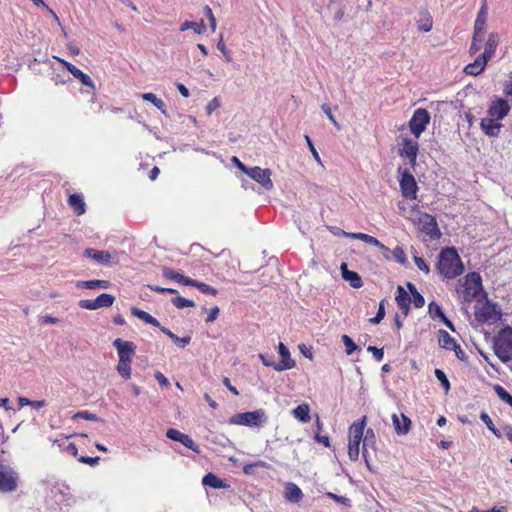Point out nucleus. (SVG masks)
Returning a JSON list of instances; mask_svg holds the SVG:
<instances>
[{
    "instance_id": "obj_1",
    "label": "nucleus",
    "mask_w": 512,
    "mask_h": 512,
    "mask_svg": "<svg viewBox=\"0 0 512 512\" xmlns=\"http://www.w3.org/2000/svg\"><path fill=\"white\" fill-rule=\"evenodd\" d=\"M455 290L458 297L465 303L487 297L483 290L482 278L477 272H470L463 279H459Z\"/></svg>"
},
{
    "instance_id": "obj_2",
    "label": "nucleus",
    "mask_w": 512,
    "mask_h": 512,
    "mask_svg": "<svg viewBox=\"0 0 512 512\" xmlns=\"http://www.w3.org/2000/svg\"><path fill=\"white\" fill-rule=\"evenodd\" d=\"M436 269L447 279H453L463 273V263L454 247L442 249L438 257Z\"/></svg>"
},
{
    "instance_id": "obj_3",
    "label": "nucleus",
    "mask_w": 512,
    "mask_h": 512,
    "mask_svg": "<svg viewBox=\"0 0 512 512\" xmlns=\"http://www.w3.org/2000/svg\"><path fill=\"white\" fill-rule=\"evenodd\" d=\"M367 417L363 416L349 428L348 456L351 461H357L360 453V443L363 438Z\"/></svg>"
},
{
    "instance_id": "obj_4",
    "label": "nucleus",
    "mask_w": 512,
    "mask_h": 512,
    "mask_svg": "<svg viewBox=\"0 0 512 512\" xmlns=\"http://www.w3.org/2000/svg\"><path fill=\"white\" fill-rule=\"evenodd\" d=\"M494 352L497 357L506 363L512 359V328H503L494 340Z\"/></svg>"
},
{
    "instance_id": "obj_5",
    "label": "nucleus",
    "mask_w": 512,
    "mask_h": 512,
    "mask_svg": "<svg viewBox=\"0 0 512 512\" xmlns=\"http://www.w3.org/2000/svg\"><path fill=\"white\" fill-rule=\"evenodd\" d=\"M474 315L478 322L487 324H494L501 318V312L497 309V305L487 298L483 303L481 299H478Z\"/></svg>"
},
{
    "instance_id": "obj_6",
    "label": "nucleus",
    "mask_w": 512,
    "mask_h": 512,
    "mask_svg": "<svg viewBox=\"0 0 512 512\" xmlns=\"http://www.w3.org/2000/svg\"><path fill=\"white\" fill-rule=\"evenodd\" d=\"M267 420L268 417L265 410L258 409L251 412L238 413L230 418L229 423L256 428L266 424Z\"/></svg>"
},
{
    "instance_id": "obj_7",
    "label": "nucleus",
    "mask_w": 512,
    "mask_h": 512,
    "mask_svg": "<svg viewBox=\"0 0 512 512\" xmlns=\"http://www.w3.org/2000/svg\"><path fill=\"white\" fill-rule=\"evenodd\" d=\"M18 473L11 467L0 464V492L10 493L17 489Z\"/></svg>"
},
{
    "instance_id": "obj_8",
    "label": "nucleus",
    "mask_w": 512,
    "mask_h": 512,
    "mask_svg": "<svg viewBox=\"0 0 512 512\" xmlns=\"http://www.w3.org/2000/svg\"><path fill=\"white\" fill-rule=\"evenodd\" d=\"M430 122V114L426 109L419 108L414 111L412 118L409 121V128L411 133L419 138L420 135L426 130Z\"/></svg>"
},
{
    "instance_id": "obj_9",
    "label": "nucleus",
    "mask_w": 512,
    "mask_h": 512,
    "mask_svg": "<svg viewBox=\"0 0 512 512\" xmlns=\"http://www.w3.org/2000/svg\"><path fill=\"white\" fill-rule=\"evenodd\" d=\"M246 175L260 184L267 191L273 188L270 169H263L259 166H254L246 171Z\"/></svg>"
},
{
    "instance_id": "obj_10",
    "label": "nucleus",
    "mask_w": 512,
    "mask_h": 512,
    "mask_svg": "<svg viewBox=\"0 0 512 512\" xmlns=\"http://www.w3.org/2000/svg\"><path fill=\"white\" fill-rule=\"evenodd\" d=\"M115 297L111 294L102 293L96 299H83L79 301V307L87 310H97L103 307H111Z\"/></svg>"
},
{
    "instance_id": "obj_11",
    "label": "nucleus",
    "mask_w": 512,
    "mask_h": 512,
    "mask_svg": "<svg viewBox=\"0 0 512 512\" xmlns=\"http://www.w3.org/2000/svg\"><path fill=\"white\" fill-rule=\"evenodd\" d=\"M510 112V105L507 100L502 98H497L492 101L488 110L487 116L493 118V120L501 121L503 120L508 113Z\"/></svg>"
},
{
    "instance_id": "obj_12",
    "label": "nucleus",
    "mask_w": 512,
    "mask_h": 512,
    "mask_svg": "<svg viewBox=\"0 0 512 512\" xmlns=\"http://www.w3.org/2000/svg\"><path fill=\"white\" fill-rule=\"evenodd\" d=\"M400 188L402 195L407 199H415L417 193V183L413 175L407 171L402 173L400 178Z\"/></svg>"
},
{
    "instance_id": "obj_13",
    "label": "nucleus",
    "mask_w": 512,
    "mask_h": 512,
    "mask_svg": "<svg viewBox=\"0 0 512 512\" xmlns=\"http://www.w3.org/2000/svg\"><path fill=\"white\" fill-rule=\"evenodd\" d=\"M113 346L117 350L119 360L132 361L136 352V345L133 342L117 338L113 341Z\"/></svg>"
},
{
    "instance_id": "obj_14",
    "label": "nucleus",
    "mask_w": 512,
    "mask_h": 512,
    "mask_svg": "<svg viewBox=\"0 0 512 512\" xmlns=\"http://www.w3.org/2000/svg\"><path fill=\"white\" fill-rule=\"evenodd\" d=\"M419 228L422 232L429 235L432 239L439 238L441 233L439 231L436 219L429 215L424 214L419 218Z\"/></svg>"
},
{
    "instance_id": "obj_15",
    "label": "nucleus",
    "mask_w": 512,
    "mask_h": 512,
    "mask_svg": "<svg viewBox=\"0 0 512 512\" xmlns=\"http://www.w3.org/2000/svg\"><path fill=\"white\" fill-rule=\"evenodd\" d=\"M167 438L182 443L185 447L191 449L194 452H199L198 446L195 444L193 439L179 430L170 428L166 432Z\"/></svg>"
},
{
    "instance_id": "obj_16",
    "label": "nucleus",
    "mask_w": 512,
    "mask_h": 512,
    "mask_svg": "<svg viewBox=\"0 0 512 512\" xmlns=\"http://www.w3.org/2000/svg\"><path fill=\"white\" fill-rule=\"evenodd\" d=\"M480 127L483 133L489 137H498L503 125L497 120L487 116L481 119Z\"/></svg>"
},
{
    "instance_id": "obj_17",
    "label": "nucleus",
    "mask_w": 512,
    "mask_h": 512,
    "mask_svg": "<svg viewBox=\"0 0 512 512\" xmlns=\"http://www.w3.org/2000/svg\"><path fill=\"white\" fill-rule=\"evenodd\" d=\"M278 350L282 360L275 365V370L281 372L294 368L295 361L291 358L288 348L282 342L279 343Z\"/></svg>"
},
{
    "instance_id": "obj_18",
    "label": "nucleus",
    "mask_w": 512,
    "mask_h": 512,
    "mask_svg": "<svg viewBox=\"0 0 512 512\" xmlns=\"http://www.w3.org/2000/svg\"><path fill=\"white\" fill-rule=\"evenodd\" d=\"M58 61H60L64 67L76 78L78 79L83 85L87 87H91L92 89H95L94 83L90 76L83 73L79 68H77L75 65L71 64L70 62H67L63 59L57 58Z\"/></svg>"
},
{
    "instance_id": "obj_19",
    "label": "nucleus",
    "mask_w": 512,
    "mask_h": 512,
    "mask_svg": "<svg viewBox=\"0 0 512 512\" xmlns=\"http://www.w3.org/2000/svg\"><path fill=\"white\" fill-rule=\"evenodd\" d=\"M418 150L419 148L417 141L406 138L403 140L402 148L400 149V155L407 158L413 165L416 162Z\"/></svg>"
},
{
    "instance_id": "obj_20",
    "label": "nucleus",
    "mask_w": 512,
    "mask_h": 512,
    "mask_svg": "<svg viewBox=\"0 0 512 512\" xmlns=\"http://www.w3.org/2000/svg\"><path fill=\"white\" fill-rule=\"evenodd\" d=\"M486 22H487V5H486V0H483L481 9L478 12V15H477V18H476L475 24H474V40H476L478 36H481L484 34Z\"/></svg>"
},
{
    "instance_id": "obj_21",
    "label": "nucleus",
    "mask_w": 512,
    "mask_h": 512,
    "mask_svg": "<svg viewBox=\"0 0 512 512\" xmlns=\"http://www.w3.org/2000/svg\"><path fill=\"white\" fill-rule=\"evenodd\" d=\"M392 423L398 435H406L411 428V420L405 414H393Z\"/></svg>"
},
{
    "instance_id": "obj_22",
    "label": "nucleus",
    "mask_w": 512,
    "mask_h": 512,
    "mask_svg": "<svg viewBox=\"0 0 512 512\" xmlns=\"http://www.w3.org/2000/svg\"><path fill=\"white\" fill-rule=\"evenodd\" d=\"M324 4H327V8L330 12H333V19L334 20H341L344 15L343 8L336 0H319L315 3V5L318 7V10L321 12Z\"/></svg>"
},
{
    "instance_id": "obj_23",
    "label": "nucleus",
    "mask_w": 512,
    "mask_h": 512,
    "mask_svg": "<svg viewBox=\"0 0 512 512\" xmlns=\"http://www.w3.org/2000/svg\"><path fill=\"white\" fill-rule=\"evenodd\" d=\"M416 25L419 31L427 33L431 31L433 26V19L427 10H421L418 14Z\"/></svg>"
},
{
    "instance_id": "obj_24",
    "label": "nucleus",
    "mask_w": 512,
    "mask_h": 512,
    "mask_svg": "<svg viewBox=\"0 0 512 512\" xmlns=\"http://www.w3.org/2000/svg\"><path fill=\"white\" fill-rule=\"evenodd\" d=\"M499 43V36L497 33H490L488 40L485 44L484 52L482 55H480L482 58H484L486 61L492 58V56L495 53V50Z\"/></svg>"
},
{
    "instance_id": "obj_25",
    "label": "nucleus",
    "mask_w": 512,
    "mask_h": 512,
    "mask_svg": "<svg viewBox=\"0 0 512 512\" xmlns=\"http://www.w3.org/2000/svg\"><path fill=\"white\" fill-rule=\"evenodd\" d=\"M341 272L343 279L348 281L353 288L362 287L363 283L359 274L357 272L348 270L345 263L341 265Z\"/></svg>"
},
{
    "instance_id": "obj_26",
    "label": "nucleus",
    "mask_w": 512,
    "mask_h": 512,
    "mask_svg": "<svg viewBox=\"0 0 512 512\" xmlns=\"http://www.w3.org/2000/svg\"><path fill=\"white\" fill-rule=\"evenodd\" d=\"M84 255L103 265H107L111 260V255L109 252L95 250L92 248H87L84 251Z\"/></svg>"
},
{
    "instance_id": "obj_27",
    "label": "nucleus",
    "mask_w": 512,
    "mask_h": 512,
    "mask_svg": "<svg viewBox=\"0 0 512 512\" xmlns=\"http://www.w3.org/2000/svg\"><path fill=\"white\" fill-rule=\"evenodd\" d=\"M285 498L292 503H298L303 498L301 489L294 483H287L285 487Z\"/></svg>"
},
{
    "instance_id": "obj_28",
    "label": "nucleus",
    "mask_w": 512,
    "mask_h": 512,
    "mask_svg": "<svg viewBox=\"0 0 512 512\" xmlns=\"http://www.w3.org/2000/svg\"><path fill=\"white\" fill-rule=\"evenodd\" d=\"M68 204L78 216L83 215L86 212V204L80 194L75 193L70 195L68 198Z\"/></svg>"
},
{
    "instance_id": "obj_29",
    "label": "nucleus",
    "mask_w": 512,
    "mask_h": 512,
    "mask_svg": "<svg viewBox=\"0 0 512 512\" xmlns=\"http://www.w3.org/2000/svg\"><path fill=\"white\" fill-rule=\"evenodd\" d=\"M363 447H362V456L366 462L367 467L371 470L370 463L367 457V446L374 447L376 443V437L373 429H367L365 436L362 438Z\"/></svg>"
},
{
    "instance_id": "obj_30",
    "label": "nucleus",
    "mask_w": 512,
    "mask_h": 512,
    "mask_svg": "<svg viewBox=\"0 0 512 512\" xmlns=\"http://www.w3.org/2000/svg\"><path fill=\"white\" fill-rule=\"evenodd\" d=\"M488 61L478 56L473 63L465 66L464 72L468 75H479L486 67Z\"/></svg>"
},
{
    "instance_id": "obj_31",
    "label": "nucleus",
    "mask_w": 512,
    "mask_h": 512,
    "mask_svg": "<svg viewBox=\"0 0 512 512\" xmlns=\"http://www.w3.org/2000/svg\"><path fill=\"white\" fill-rule=\"evenodd\" d=\"M111 283L108 280H87V281H78L76 286L78 288L85 289H107L109 288Z\"/></svg>"
},
{
    "instance_id": "obj_32",
    "label": "nucleus",
    "mask_w": 512,
    "mask_h": 512,
    "mask_svg": "<svg viewBox=\"0 0 512 512\" xmlns=\"http://www.w3.org/2000/svg\"><path fill=\"white\" fill-rule=\"evenodd\" d=\"M395 300L398 306L407 313L409 310L411 297L402 286H398Z\"/></svg>"
},
{
    "instance_id": "obj_33",
    "label": "nucleus",
    "mask_w": 512,
    "mask_h": 512,
    "mask_svg": "<svg viewBox=\"0 0 512 512\" xmlns=\"http://www.w3.org/2000/svg\"><path fill=\"white\" fill-rule=\"evenodd\" d=\"M293 416L302 423H308L311 419L310 408L307 404L298 405L293 411Z\"/></svg>"
},
{
    "instance_id": "obj_34",
    "label": "nucleus",
    "mask_w": 512,
    "mask_h": 512,
    "mask_svg": "<svg viewBox=\"0 0 512 512\" xmlns=\"http://www.w3.org/2000/svg\"><path fill=\"white\" fill-rule=\"evenodd\" d=\"M131 313L133 316L143 320L144 322H146L154 327H160V323L156 318H154L152 315H150L149 313H147L141 309L132 307Z\"/></svg>"
},
{
    "instance_id": "obj_35",
    "label": "nucleus",
    "mask_w": 512,
    "mask_h": 512,
    "mask_svg": "<svg viewBox=\"0 0 512 512\" xmlns=\"http://www.w3.org/2000/svg\"><path fill=\"white\" fill-rule=\"evenodd\" d=\"M202 484L215 489L224 488V480L218 478L213 473L206 474L202 479Z\"/></svg>"
},
{
    "instance_id": "obj_36",
    "label": "nucleus",
    "mask_w": 512,
    "mask_h": 512,
    "mask_svg": "<svg viewBox=\"0 0 512 512\" xmlns=\"http://www.w3.org/2000/svg\"><path fill=\"white\" fill-rule=\"evenodd\" d=\"M455 340L445 330H439L438 332V344L440 347L450 350L455 344Z\"/></svg>"
},
{
    "instance_id": "obj_37",
    "label": "nucleus",
    "mask_w": 512,
    "mask_h": 512,
    "mask_svg": "<svg viewBox=\"0 0 512 512\" xmlns=\"http://www.w3.org/2000/svg\"><path fill=\"white\" fill-rule=\"evenodd\" d=\"M142 99L151 102L164 115H167L165 103L160 98H158L154 93H144L142 94Z\"/></svg>"
},
{
    "instance_id": "obj_38",
    "label": "nucleus",
    "mask_w": 512,
    "mask_h": 512,
    "mask_svg": "<svg viewBox=\"0 0 512 512\" xmlns=\"http://www.w3.org/2000/svg\"><path fill=\"white\" fill-rule=\"evenodd\" d=\"M131 362L132 361H125V360L118 361L116 370L121 375V377L125 380H128L131 377Z\"/></svg>"
},
{
    "instance_id": "obj_39",
    "label": "nucleus",
    "mask_w": 512,
    "mask_h": 512,
    "mask_svg": "<svg viewBox=\"0 0 512 512\" xmlns=\"http://www.w3.org/2000/svg\"><path fill=\"white\" fill-rule=\"evenodd\" d=\"M188 29H192L196 34H201L205 31V25L202 20L200 22L185 21L181 25L180 31H186Z\"/></svg>"
},
{
    "instance_id": "obj_40",
    "label": "nucleus",
    "mask_w": 512,
    "mask_h": 512,
    "mask_svg": "<svg viewBox=\"0 0 512 512\" xmlns=\"http://www.w3.org/2000/svg\"><path fill=\"white\" fill-rule=\"evenodd\" d=\"M494 391L496 395L505 403L510 405L512 407V396L502 387L501 385L497 384L494 386Z\"/></svg>"
},
{
    "instance_id": "obj_41",
    "label": "nucleus",
    "mask_w": 512,
    "mask_h": 512,
    "mask_svg": "<svg viewBox=\"0 0 512 512\" xmlns=\"http://www.w3.org/2000/svg\"><path fill=\"white\" fill-rule=\"evenodd\" d=\"M172 303L178 309H183L186 307H193L195 305L194 301L186 299L182 296H176L172 299Z\"/></svg>"
},
{
    "instance_id": "obj_42",
    "label": "nucleus",
    "mask_w": 512,
    "mask_h": 512,
    "mask_svg": "<svg viewBox=\"0 0 512 512\" xmlns=\"http://www.w3.org/2000/svg\"><path fill=\"white\" fill-rule=\"evenodd\" d=\"M480 419L486 424L487 428L498 438L501 437V433L498 429L495 428L491 418L485 412L480 414Z\"/></svg>"
},
{
    "instance_id": "obj_43",
    "label": "nucleus",
    "mask_w": 512,
    "mask_h": 512,
    "mask_svg": "<svg viewBox=\"0 0 512 512\" xmlns=\"http://www.w3.org/2000/svg\"><path fill=\"white\" fill-rule=\"evenodd\" d=\"M434 374L437 380L441 383L444 391L447 393L450 390V382L445 373L441 369H435Z\"/></svg>"
},
{
    "instance_id": "obj_44",
    "label": "nucleus",
    "mask_w": 512,
    "mask_h": 512,
    "mask_svg": "<svg viewBox=\"0 0 512 512\" xmlns=\"http://www.w3.org/2000/svg\"><path fill=\"white\" fill-rule=\"evenodd\" d=\"M428 312L430 314V316L435 319V318H444V313L442 311V308L435 302H431L428 306Z\"/></svg>"
},
{
    "instance_id": "obj_45",
    "label": "nucleus",
    "mask_w": 512,
    "mask_h": 512,
    "mask_svg": "<svg viewBox=\"0 0 512 512\" xmlns=\"http://www.w3.org/2000/svg\"><path fill=\"white\" fill-rule=\"evenodd\" d=\"M162 273L165 278L170 279V280H175L179 283H180L181 279H183L182 274L176 272L175 270H173L169 267H164L162 270Z\"/></svg>"
},
{
    "instance_id": "obj_46",
    "label": "nucleus",
    "mask_w": 512,
    "mask_h": 512,
    "mask_svg": "<svg viewBox=\"0 0 512 512\" xmlns=\"http://www.w3.org/2000/svg\"><path fill=\"white\" fill-rule=\"evenodd\" d=\"M342 342L346 347L347 355H351L358 347L348 335L342 336Z\"/></svg>"
},
{
    "instance_id": "obj_47",
    "label": "nucleus",
    "mask_w": 512,
    "mask_h": 512,
    "mask_svg": "<svg viewBox=\"0 0 512 512\" xmlns=\"http://www.w3.org/2000/svg\"><path fill=\"white\" fill-rule=\"evenodd\" d=\"M384 317H385V307H384V300H382L379 304V308H378L376 316L369 319V322L372 324H378L383 320Z\"/></svg>"
},
{
    "instance_id": "obj_48",
    "label": "nucleus",
    "mask_w": 512,
    "mask_h": 512,
    "mask_svg": "<svg viewBox=\"0 0 512 512\" xmlns=\"http://www.w3.org/2000/svg\"><path fill=\"white\" fill-rule=\"evenodd\" d=\"M394 259L400 264H405L407 261L406 254L401 247H396L392 250Z\"/></svg>"
},
{
    "instance_id": "obj_49",
    "label": "nucleus",
    "mask_w": 512,
    "mask_h": 512,
    "mask_svg": "<svg viewBox=\"0 0 512 512\" xmlns=\"http://www.w3.org/2000/svg\"><path fill=\"white\" fill-rule=\"evenodd\" d=\"M364 242L372 246L378 247L383 251H388V248L383 243H381L378 239L368 234L366 235Z\"/></svg>"
},
{
    "instance_id": "obj_50",
    "label": "nucleus",
    "mask_w": 512,
    "mask_h": 512,
    "mask_svg": "<svg viewBox=\"0 0 512 512\" xmlns=\"http://www.w3.org/2000/svg\"><path fill=\"white\" fill-rule=\"evenodd\" d=\"M305 140H306V142H307V145H308V147H309V149H310V151H311V153H312L313 158L315 159V161H316L317 163H319V164H322V162H321V158H320V156H319V153L317 152V150H316V148H315V146H314L313 142L311 141V139H310V137H309L308 135H305Z\"/></svg>"
},
{
    "instance_id": "obj_51",
    "label": "nucleus",
    "mask_w": 512,
    "mask_h": 512,
    "mask_svg": "<svg viewBox=\"0 0 512 512\" xmlns=\"http://www.w3.org/2000/svg\"><path fill=\"white\" fill-rule=\"evenodd\" d=\"M414 262L417 268L423 271L425 274H428L430 272L429 266L426 264L425 260L422 257L415 256Z\"/></svg>"
},
{
    "instance_id": "obj_52",
    "label": "nucleus",
    "mask_w": 512,
    "mask_h": 512,
    "mask_svg": "<svg viewBox=\"0 0 512 512\" xmlns=\"http://www.w3.org/2000/svg\"><path fill=\"white\" fill-rule=\"evenodd\" d=\"M321 109L325 113V115L328 117V119L334 124V126L337 127L338 129H340V126H339L338 122L336 121V119L334 118L329 105L324 103V104H322Z\"/></svg>"
},
{
    "instance_id": "obj_53",
    "label": "nucleus",
    "mask_w": 512,
    "mask_h": 512,
    "mask_svg": "<svg viewBox=\"0 0 512 512\" xmlns=\"http://www.w3.org/2000/svg\"><path fill=\"white\" fill-rule=\"evenodd\" d=\"M367 351L372 353L377 361H381L384 357L383 349L377 348L375 346H368Z\"/></svg>"
},
{
    "instance_id": "obj_54",
    "label": "nucleus",
    "mask_w": 512,
    "mask_h": 512,
    "mask_svg": "<svg viewBox=\"0 0 512 512\" xmlns=\"http://www.w3.org/2000/svg\"><path fill=\"white\" fill-rule=\"evenodd\" d=\"M412 301L416 308H421L425 304L424 297L418 291H415V293L412 294Z\"/></svg>"
},
{
    "instance_id": "obj_55",
    "label": "nucleus",
    "mask_w": 512,
    "mask_h": 512,
    "mask_svg": "<svg viewBox=\"0 0 512 512\" xmlns=\"http://www.w3.org/2000/svg\"><path fill=\"white\" fill-rule=\"evenodd\" d=\"M176 345H179L181 347H185L186 345H188L191 341V337L190 336H186V337H178L176 334H174V336L172 337L171 339Z\"/></svg>"
},
{
    "instance_id": "obj_56",
    "label": "nucleus",
    "mask_w": 512,
    "mask_h": 512,
    "mask_svg": "<svg viewBox=\"0 0 512 512\" xmlns=\"http://www.w3.org/2000/svg\"><path fill=\"white\" fill-rule=\"evenodd\" d=\"M148 288L151 291L157 292V293H170V294H176L177 290L173 288H164L157 285H149Z\"/></svg>"
},
{
    "instance_id": "obj_57",
    "label": "nucleus",
    "mask_w": 512,
    "mask_h": 512,
    "mask_svg": "<svg viewBox=\"0 0 512 512\" xmlns=\"http://www.w3.org/2000/svg\"><path fill=\"white\" fill-rule=\"evenodd\" d=\"M73 418H83L86 420L96 421L98 420L97 416L93 413H90L88 411H80L77 412Z\"/></svg>"
},
{
    "instance_id": "obj_58",
    "label": "nucleus",
    "mask_w": 512,
    "mask_h": 512,
    "mask_svg": "<svg viewBox=\"0 0 512 512\" xmlns=\"http://www.w3.org/2000/svg\"><path fill=\"white\" fill-rule=\"evenodd\" d=\"M196 287L203 293L212 294V295L216 294V290L213 287H211L205 283L198 281Z\"/></svg>"
},
{
    "instance_id": "obj_59",
    "label": "nucleus",
    "mask_w": 512,
    "mask_h": 512,
    "mask_svg": "<svg viewBox=\"0 0 512 512\" xmlns=\"http://www.w3.org/2000/svg\"><path fill=\"white\" fill-rule=\"evenodd\" d=\"M220 308L218 306H215L210 309L208 317L206 318V323L213 322L219 315Z\"/></svg>"
},
{
    "instance_id": "obj_60",
    "label": "nucleus",
    "mask_w": 512,
    "mask_h": 512,
    "mask_svg": "<svg viewBox=\"0 0 512 512\" xmlns=\"http://www.w3.org/2000/svg\"><path fill=\"white\" fill-rule=\"evenodd\" d=\"M259 358L261 359L262 363L265 366L273 367L275 369V365H277V363L272 360V357L264 355V354H259Z\"/></svg>"
},
{
    "instance_id": "obj_61",
    "label": "nucleus",
    "mask_w": 512,
    "mask_h": 512,
    "mask_svg": "<svg viewBox=\"0 0 512 512\" xmlns=\"http://www.w3.org/2000/svg\"><path fill=\"white\" fill-rule=\"evenodd\" d=\"M450 350L455 352V355L459 360H465L466 354L457 343H455Z\"/></svg>"
},
{
    "instance_id": "obj_62",
    "label": "nucleus",
    "mask_w": 512,
    "mask_h": 512,
    "mask_svg": "<svg viewBox=\"0 0 512 512\" xmlns=\"http://www.w3.org/2000/svg\"><path fill=\"white\" fill-rule=\"evenodd\" d=\"M81 463L89 464L91 466L95 465L99 461V457H88V456H81L78 459Z\"/></svg>"
},
{
    "instance_id": "obj_63",
    "label": "nucleus",
    "mask_w": 512,
    "mask_h": 512,
    "mask_svg": "<svg viewBox=\"0 0 512 512\" xmlns=\"http://www.w3.org/2000/svg\"><path fill=\"white\" fill-rule=\"evenodd\" d=\"M219 106H220V100H219L217 97H215L213 100H211V101L208 103V105H207V107H206V109H207V113H208V114H211V113H212V111H214V110H215L216 108H218Z\"/></svg>"
},
{
    "instance_id": "obj_64",
    "label": "nucleus",
    "mask_w": 512,
    "mask_h": 512,
    "mask_svg": "<svg viewBox=\"0 0 512 512\" xmlns=\"http://www.w3.org/2000/svg\"><path fill=\"white\" fill-rule=\"evenodd\" d=\"M231 162L244 174H246V171L249 169L236 156L231 158Z\"/></svg>"
}]
</instances>
